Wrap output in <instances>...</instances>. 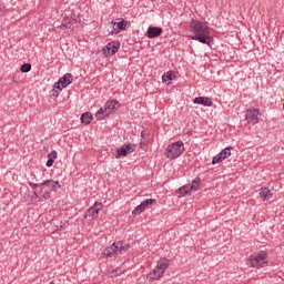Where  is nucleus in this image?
<instances>
[{"instance_id":"1","label":"nucleus","mask_w":284,"mask_h":284,"mask_svg":"<svg viewBox=\"0 0 284 284\" xmlns=\"http://www.w3.org/2000/svg\"><path fill=\"white\" fill-rule=\"evenodd\" d=\"M189 30L193 36L190 37L192 41H199L206 45H212L214 43V38L210 36V27L204 22L199 20H191L189 24Z\"/></svg>"},{"instance_id":"2","label":"nucleus","mask_w":284,"mask_h":284,"mask_svg":"<svg viewBox=\"0 0 284 284\" xmlns=\"http://www.w3.org/2000/svg\"><path fill=\"white\" fill-rule=\"evenodd\" d=\"M170 267V260L162 257L158 261L156 266L148 273L146 278L149 281H159V278H163L165 274V270Z\"/></svg>"},{"instance_id":"3","label":"nucleus","mask_w":284,"mask_h":284,"mask_svg":"<svg viewBox=\"0 0 284 284\" xmlns=\"http://www.w3.org/2000/svg\"><path fill=\"white\" fill-rule=\"evenodd\" d=\"M129 251L130 244L120 241L106 247L103 252V255L106 256V258H112V256H116L119 254H126Z\"/></svg>"},{"instance_id":"4","label":"nucleus","mask_w":284,"mask_h":284,"mask_svg":"<svg viewBox=\"0 0 284 284\" xmlns=\"http://www.w3.org/2000/svg\"><path fill=\"white\" fill-rule=\"evenodd\" d=\"M185 152V146L183 141H178L169 144L164 151V156L174 161V159H179Z\"/></svg>"},{"instance_id":"5","label":"nucleus","mask_w":284,"mask_h":284,"mask_svg":"<svg viewBox=\"0 0 284 284\" xmlns=\"http://www.w3.org/2000/svg\"><path fill=\"white\" fill-rule=\"evenodd\" d=\"M246 265H248L250 267H254L255 270H261V267H265V265H267V253L260 252L250 255L246 260Z\"/></svg>"},{"instance_id":"6","label":"nucleus","mask_w":284,"mask_h":284,"mask_svg":"<svg viewBox=\"0 0 284 284\" xmlns=\"http://www.w3.org/2000/svg\"><path fill=\"white\" fill-rule=\"evenodd\" d=\"M116 108H119V101L116 100L108 101L95 113V119H98V121H103V119H105L109 114H112V112H116Z\"/></svg>"},{"instance_id":"7","label":"nucleus","mask_w":284,"mask_h":284,"mask_svg":"<svg viewBox=\"0 0 284 284\" xmlns=\"http://www.w3.org/2000/svg\"><path fill=\"white\" fill-rule=\"evenodd\" d=\"M110 26H112V30L110 34H119L121 30H126L128 28V21L124 19H116V21L112 20Z\"/></svg>"},{"instance_id":"8","label":"nucleus","mask_w":284,"mask_h":284,"mask_svg":"<svg viewBox=\"0 0 284 284\" xmlns=\"http://www.w3.org/2000/svg\"><path fill=\"white\" fill-rule=\"evenodd\" d=\"M119 48H121V42L113 41L109 42L104 48V57H113V54H116L119 52Z\"/></svg>"},{"instance_id":"9","label":"nucleus","mask_w":284,"mask_h":284,"mask_svg":"<svg viewBox=\"0 0 284 284\" xmlns=\"http://www.w3.org/2000/svg\"><path fill=\"white\" fill-rule=\"evenodd\" d=\"M246 121L247 123H250V125H256V123H258V119L261 116V111H258L257 109H248L246 111Z\"/></svg>"},{"instance_id":"10","label":"nucleus","mask_w":284,"mask_h":284,"mask_svg":"<svg viewBox=\"0 0 284 284\" xmlns=\"http://www.w3.org/2000/svg\"><path fill=\"white\" fill-rule=\"evenodd\" d=\"M103 210V204L95 202L93 206H91L87 213L84 214V219H90L91 221L93 219H97L99 216V212Z\"/></svg>"},{"instance_id":"11","label":"nucleus","mask_w":284,"mask_h":284,"mask_svg":"<svg viewBox=\"0 0 284 284\" xmlns=\"http://www.w3.org/2000/svg\"><path fill=\"white\" fill-rule=\"evenodd\" d=\"M136 150V145L129 143L124 144L122 148L116 150L115 159H121V156H128V154H132Z\"/></svg>"},{"instance_id":"12","label":"nucleus","mask_w":284,"mask_h":284,"mask_svg":"<svg viewBox=\"0 0 284 284\" xmlns=\"http://www.w3.org/2000/svg\"><path fill=\"white\" fill-rule=\"evenodd\" d=\"M72 81H74V77L71 75V73H65L62 78L58 80V82H55V85H59L60 88L64 89L68 88V85H70Z\"/></svg>"},{"instance_id":"13","label":"nucleus","mask_w":284,"mask_h":284,"mask_svg":"<svg viewBox=\"0 0 284 284\" xmlns=\"http://www.w3.org/2000/svg\"><path fill=\"white\" fill-rule=\"evenodd\" d=\"M163 34V28L160 27H149L146 31V37L149 39H156Z\"/></svg>"},{"instance_id":"14","label":"nucleus","mask_w":284,"mask_h":284,"mask_svg":"<svg viewBox=\"0 0 284 284\" xmlns=\"http://www.w3.org/2000/svg\"><path fill=\"white\" fill-rule=\"evenodd\" d=\"M193 103L196 105H203L204 108H212L214 105V102H212L211 98L205 97H197L193 100Z\"/></svg>"},{"instance_id":"15","label":"nucleus","mask_w":284,"mask_h":284,"mask_svg":"<svg viewBox=\"0 0 284 284\" xmlns=\"http://www.w3.org/2000/svg\"><path fill=\"white\" fill-rule=\"evenodd\" d=\"M74 23H79L77 20H72V18H64L61 23V30L65 28V30L74 31Z\"/></svg>"},{"instance_id":"16","label":"nucleus","mask_w":284,"mask_h":284,"mask_svg":"<svg viewBox=\"0 0 284 284\" xmlns=\"http://www.w3.org/2000/svg\"><path fill=\"white\" fill-rule=\"evenodd\" d=\"M40 185H44L51 192H57V187H59V182L54 180H45Z\"/></svg>"},{"instance_id":"17","label":"nucleus","mask_w":284,"mask_h":284,"mask_svg":"<svg viewBox=\"0 0 284 284\" xmlns=\"http://www.w3.org/2000/svg\"><path fill=\"white\" fill-rule=\"evenodd\" d=\"M260 196L263 201H270V199H272V191L267 187H263L260 191Z\"/></svg>"},{"instance_id":"18","label":"nucleus","mask_w":284,"mask_h":284,"mask_svg":"<svg viewBox=\"0 0 284 284\" xmlns=\"http://www.w3.org/2000/svg\"><path fill=\"white\" fill-rule=\"evenodd\" d=\"M41 190H40V196H42V199L44 201H48V199H50L51 196V192L50 189L45 185H40Z\"/></svg>"},{"instance_id":"19","label":"nucleus","mask_w":284,"mask_h":284,"mask_svg":"<svg viewBox=\"0 0 284 284\" xmlns=\"http://www.w3.org/2000/svg\"><path fill=\"white\" fill-rule=\"evenodd\" d=\"M201 185V179L200 178H195L191 184H189V189L191 190V192H196V190H199Z\"/></svg>"},{"instance_id":"20","label":"nucleus","mask_w":284,"mask_h":284,"mask_svg":"<svg viewBox=\"0 0 284 284\" xmlns=\"http://www.w3.org/2000/svg\"><path fill=\"white\" fill-rule=\"evenodd\" d=\"M174 78H175L174 73L172 71H169L166 72V74L162 77V81L163 83H166L168 85H170V82L174 81Z\"/></svg>"},{"instance_id":"21","label":"nucleus","mask_w":284,"mask_h":284,"mask_svg":"<svg viewBox=\"0 0 284 284\" xmlns=\"http://www.w3.org/2000/svg\"><path fill=\"white\" fill-rule=\"evenodd\" d=\"M81 122L84 123V125H89V123L92 122V113L85 112L81 115Z\"/></svg>"},{"instance_id":"22","label":"nucleus","mask_w":284,"mask_h":284,"mask_svg":"<svg viewBox=\"0 0 284 284\" xmlns=\"http://www.w3.org/2000/svg\"><path fill=\"white\" fill-rule=\"evenodd\" d=\"M61 90H63V89L60 88L59 84L54 83L53 89L51 90L50 97L52 99H57V97H59V94H61Z\"/></svg>"},{"instance_id":"23","label":"nucleus","mask_w":284,"mask_h":284,"mask_svg":"<svg viewBox=\"0 0 284 284\" xmlns=\"http://www.w3.org/2000/svg\"><path fill=\"white\" fill-rule=\"evenodd\" d=\"M219 154L221 155L222 160L225 161V159L232 156V148H225Z\"/></svg>"},{"instance_id":"24","label":"nucleus","mask_w":284,"mask_h":284,"mask_svg":"<svg viewBox=\"0 0 284 284\" xmlns=\"http://www.w3.org/2000/svg\"><path fill=\"white\" fill-rule=\"evenodd\" d=\"M38 199H39V194H37V191H32L27 196L28 203H34V202H37Z\"/></svg>"},{"instance_id":"25","label":"nucleus","mask_w":284,"mask_h":284,"mask_svg":"<svg viewBox=\"0 0 284 284\" xmlns=\"http://www.w3.org/2000/svg\"><path fill=\"white\" fill-rule=\"evenodd\" d=\"M152 203H156V199H148L141 202V207L142 210H145V207H148V205H152Z\"/></svg>"},{"instance_id":"26","label":"nucleus","mask_w":284,"mask_h":284,"mask_svg":"<svg viewBox=\"0 0 284 284\" xmlns=\"http://www.w3.org/2000/svg\"><path fill=\"white\" fill-rule=\"evenodd\" d=\"M179 192H180L181 196H185L186 194H190V192H192V191L189 185H184L179 189Z\"/></svg>"},{"instance_id":"27","label":"nucleus","mask_w":284,"mask_h":284,"mask_svg":"<svg viewBox=\"0 0 284 284\" xmlns=\"http://www.w3.org/2000/svg\"><path fill=\"white\" fill-rule=\"evenodd\" d=\"M30 70H32V64L30 63H23L20 68L21 72H30Z\"/></svg>"},{"instance_id":"28","label":"nucleus","mask_w":284,"mask_h":284,"mask_svg":"<svg viewBox=\"0 0 284 284\" xmlns=\"http://www.w3.org/2000/svg\"><path fill=\"white\" fill-rule=\"evenodd\" d=\"M145 210L140 205H138L133 211L132 214L133 216H139V214H141L142 212H144Z\"/></svg>"},{"instance_id":"29","label":"nucleus","mask_w":284,"mask_h":284,"mask_svg":"<svg viewBox=\"0 0 284 284\" xmlns=\"http://www.w3.org/2000/svg\"><path fill=\"white\" fill-rule=\"evenodd\" d=\"M222 161H223V158H222L220 154H217V155H215V156L213 158L212 164H213V165H216V163H222Z\"/></svg>"},{"instance_id":"30","label":"nucleus","mask_w":284,"mask_h":284,"mask_svg":"<svg viewBox=\"0 0 284 284\" xmlns=\"http://www.w3.org/2000/svg\"><path fill=\"white\" fill-rule=\"evenodd\" d=\"M124 273H125V270H123V268H115L112 272V276H120V274H124Z\"/></svg>"},{"instance_id":"31","label":"nucleus","mask_w":284,"mask_h":284,"mask_svg":"<svg viewBox=\"0 0 284 284\" xmlns=\"http://www.w3.org/2000/svg\"><path fill=\"white\" fill-rule=\"evenodd\" d=\"M48 159L51 160V161H57V151H51L48 154Z\"/></svg>"},{"instance_id":"32","label":"nucleus","mask_w":284,"mask_h":284,"mask_svg":"<svg viewBox=\"0 0 284 284\" xmlns=\"http://www.w3.org/2000/svg\"><path fill=\"white\" fill-rule=\"evenodd\" d=\"M6 14V4L3 2H0V17H3Z\"/></svg>"},{"instance_id":"33","label":"nucleus","mask_w":284,"mask_h":284,"mask_svg":"<svg viewBox=\"0 0 284 284\" xmlns=\"http://www.w3.org/2000/svg\"><path fill=\"white\" fill-rule=\"evenodd\" d=\"M31 190H37V187H41V184H34L32 182L29 183Z\"/></svg>"},{"instance_id":"34","label":"nucleus","mask_w":284,"mask_h":284,"mask_svg":"<svg viewBox=\"0 0 284 284\" xmlns=\"http://www.w3.org/2000/svg\"><path fill=\"white\" fill-rule=\"evenodd\" d=\"M52 165H54V161L50 160V158H48L47 168H52Z\"/></svg>"},{"instance_id":"35","label":"nucleus","mask_w":284,"mask_h":284,"mask_svg":"<svg viewBox=\"0 0 284 284\" xmlns=\"http://www.w3.org/2000/svg\"><path fill=\"white\" fill-rule=\"evenodd\" d=\"M141 136H142V139L145 138V131H143V132L141 133Z\"/></svg>"}]
</instances>
